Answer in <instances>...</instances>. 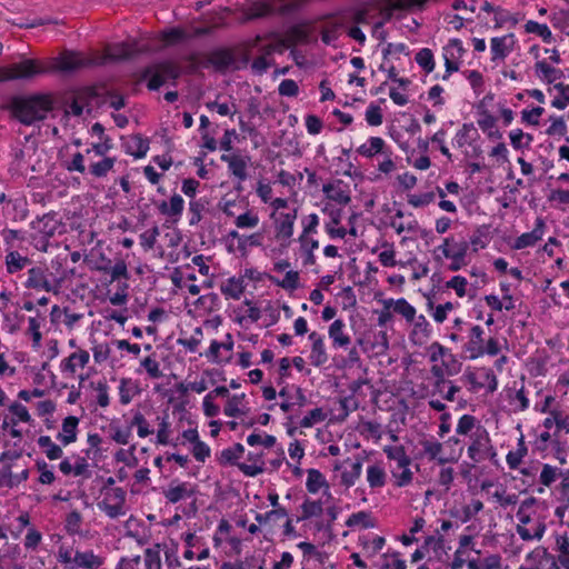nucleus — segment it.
<instances>
[{"instance_id":"nucleus-50","label":"nucleus","mask_w":569,"mask_h":569,"mask_svg":"<svg viewBox=\"0 0 569 569\" xmlns=\"http://www.w3.org/2000/svg\"><path fill=\"white\" fill-rule=\"evenodd\" d=\"M395 311L411 322L416 318V309L403 298L395 302Z\"/></svg>"},{"instance_id":"nucleus-32","label":"nucleus","mask_w":569,"mask_h":569,"mask_svg":"<svg viewBox=\"0 0 569 569\" xmlns=\"http://www.w3.org/2000/svg\"><path fill=\"white\" fill-rule=\"evenodd\" d=\"M38 446L44 450L46 456L50 460H56L62 457V449L56 445L49 436H40L38 438Z\"/></svg>"},{"instance_id":"nucleus-55","label":"nucleus","mask_w":569,"mask_h":569,"mask_svg":"<svg viewBox=\"0 0 569 569\" xmlns=\"http://www.w3.org/2000/svg\"><path fill=\"white\" fill-rule=\"evenodd\" d=\"M326 419V415L321 408H315L308 412L307 416H305L301 421L300 426L302 428H310L317 422H322Z\"/></svg>"},{"instance_id":"nucleus-23","label":"nucleus","mask_w":569,"mask_h":569,"mask_svg":"<svg viewBox=\"0 0 569 569\" xmlns=\"http://www.w3.org/2000/svg\"><path fill=\"white\" fill-rule=\"evenodd\" d=\"M90 355L87 350H79L71 353L68 358L61 361L60 368L62 372H69L73 375L77 367H86L89 362Z\"/></svg>"},{"instance_id":"nucleus-22","label":"nucleus","mask_w":569,"mask_h":569,"mask_svg":"<svg viewBox=\"0 0 569 569\" xmlns=\"http://www.w3.org/2000/svg\"><path fill=\"white\" fill-rule=\"evenodd\" d=\"M79 419L74 416H68L62 421V430L57 435V439L68 446L77 440Z\"/></svg>"},{"instance_id":"nucleus-2","label":"nucleus","mask_w":569,"mask_h":569,"mask_svg":"<svg viewBox=\"0 0 569 569\" xmlns=\"http://www.w3.org/2000/svg\"><path fill=\"white\" fill-rule=\"evenodd\" d=\"M63 228L56 212H49L31 222V244L41 252H47L49 239Z\"/></svg>"},{"instance_id":"nucleus-7","label":"nucleus","mask_w":569,"mask_h":569,"mask_svg":"<svg viewBox=\"0 0 569 569\" xmlns=\"http://www.w3.org/2000/svg\"><path fill=\"white\" fill-rule=\"evenodd\" d=\"M471 445L468 447V456L475 462H480L496 455L487 430L480 426L471 433Z\"/></svg>"},{"instance_id":"nucleus-64","label":"nucleus","mask_w":569,"mask_h":569,"mask_svg":"<svg viewBox=\"0 0 569 569\" xmlns=\"http://www.w3.org/2000/svg\"><path fill=\"white\" fill-rule=\"evenodd\" d=\"M483 509V503L480 500H472L469 505L465 506L462 508V522H468L471 520L472 517H475L477 513H479Z\"/></svg>"},{"instance_id":"nucleus-30","label":"nucleus","mask_w":569,"mask_h":569,"mask_svg":"<svg viewBox=\"0 0 569 569\" xmlns=\"http://www.w3.org/2000/svg\"><path fill=\"white\" fill-rule=\"evenodd\" d=\"M243 281L239 278H229L221 284L220 290L227 298L239 299L243 292Z\"/></svg>"},{"instance_id":"nucleus-10","label":"nucleus","mask_w":569,"mask_h":569,"mask_svg":"<svg viewBox=\"0 0 569 569\" xmlns=\"http://www.w3.org/2000/svg\"><path fill=\"white\" fill-rule=\"evenodd\" d=\"M468 249L469 243L466 240L457 241L453 237H447L442 244L433 250V256L437 261H441L442 258H467Z\"/></svg>"},{"instance_id":"nucleus-54","label":"nucleus","mask_w":569,"mask_h":569,"mask_svg":"<svg viewBox=\"0 0 569 569\" xmlns=\"http://www.w3.org/2000/svg\"><path fill=\"white\" fill-rule=\"evenodd\" d=\"M130 425H131V427L137 426L138 436L140 438H146L153 432V430L150 429L149 423L147 422L144 416L139 411L134 413Z\"/></svg>"},{"instance_id":"nucleus-58","label":"nucleus","mask_w":569,"mask_h":569,"mask_svg":"<svg viewBox=\"0 0 569 569\" xmlns=\"http://www.w3.org/2000/svg\"><path fill=\"white\" fill-rule=\"evenodd\" d=\"M477 133V130L473 126V123H465L462 128L456 133L455 141L458 144V147H463L466 143H468L471 138L470 133Z\"/></svg>"},{"instance_id":"nucleus-19","label":"nucleus","mask_w":569,"mask_h":569,"mask_svg":"<svg viewBox=\"0 0 569 569\" xmlns=\"http://www.w3.org/2000/svg\"><path fill=\"white\" fill-rule=\"evenodd\" d=\"M102 563V558L97 556L92 550H77L73 555V569H98Z\"/></svg>"},{"instance_id":"nucleus-20","label":"nucleus","mask_w":569,"mask_h":569,"mask_svg":"<svg viewBox=\"0 0 569 569\" xmlns=\"http://www.w3.org/2000/svg\"><path fill=\"white\" fill-rule=\"evenodd\" d=\"M483 329L480 326H473L470 329L469 342L466 345L465 350L469 352L471 359L483 356Z\"/></svg>"},{"instance_id":"nucleus-5","label":"nucleus","mask_w":569,"mask_h":569,"mask_svg":"<svg viewBox=\"0 0 569 569\" xmlns=\"http://www.w3.org/2000/svg\"><path fill=\"white\" fill-rule=\"evenodd\" d=\"M238 11L242 14V23L269 17L278 11L284 12V7H278L277 0H248L242 3Z\"/></svg>"},{"instance_id":"nucleus-42","label":"nucleus","mask_w":569,"mask_h":569,"mask_svg":"<svg viewBox=\"0 0 569 569\" xmlns=\"http://www.w3.org/2000/svg\"><path fill=\"white\" fill-rule=\"evenodd\" d=\"M347 527H362V528H372L375 525L372 522L371 516L367 511H359L352 513L346 521Z\"/></svg>"},{"instance_id":"nucleus-63","label":"nucleus","mask_w":569,"mask_h":569,"mask_svg":"<svg viewBox=\"0 0 569 569\" xmlns=\"http://www.w3.org/2000/svg\"><path fill=\"white\" fill-rule=\"evenodd\" d=\"M435 200L433 192H426L420 194H410L408 197V203L415 208H421L428 206Z\"/></svg>"},{"instance_id":"nucleus-25","label":"nucleus","mask_w":569,"mask_h":569,"mask_svg":"<svg viewBox=\"0 0 569 569\" xmlns=\"http://www.w3.org/2000/svg\"><path fill=\"white\" fill-rule=\"evenodd\" d=\"M31 263V260L18 251H9L6 256V268L8 273L13 274L21 271Z\"/></svg>"},{"instance_id":"nucleus-56","label":"nucleus","mask_w":569,"mask_h":569,"mask_svg":"<svg viewBox=\"0 0 569 569\" xmlns=\"http://www.w3.org/2000/svg\"><path fill=\"white\" fill-rule=\"evenodd\" d=\"M236 226L240 229L254 228L259 223V217L256 213L247 211L236 218Z\"/></svg>"},{"instance_id":"nucleus-53","label":"nucleus","mask_w":569,"mask_h":569,"mask_svg":"<svg viewBox=\"0 0 569 569\" xmlns=\"http://www.w3.org/2000/svg\"><path fill=\"white\" fill-rule=\"evenodd\" d=\"M81 522H82L81 513L77 510H73L70 513H68L66 517V523H64L66 530L70 535L79 533Z\"/></svg>"},{"instance_id":"nucleus-35","label":"nucleus","mask_w":569,"mask_h":569,"mask_svg":"<svg viewBox=\"0 0 569 569\" xmlns=\"http://www.w3.org/2000/svg\"><path fill=\"white\" fill-rule=\"evenodd\" d=\"M367 481L371 488H381L386 483L385 469L378 465L369 466L367 469Z\"/></svg>"},{"instance_id":"nucleus-34","label":"nucleus","mask_w":569,"mask_h":569,"mask_svg":"<svg viewBox=\"0 0 569 569\" xmlns=\"http://www.w3.org/2000/svg\"><path fill=\"white\" fill-rule=\"evenodd\" d=\"M306 487L310 493H317L322 487H328V483L319 470L309 469Z\"/></svg>"},{"instance_id":"nucleus-62","label":"nucleus","mask_w":569,"mask_h":569,"mask_svg":"<svg viewBox=\"0 0 569 569\" xmlns=\"http://www.w3.org/2000/svg\"><path fill=\"white\" fill-rule=\"evenodd\" d=\"M278 92L282 97H297L299 93L298 83L292 79H284L280 82Z\"/></svg>"},{"instance_id":"nucleus-45","label":"nucleus","mask_w":569,"mask_h":569,"mask_svg":"<svg viewBox=\"0 0 569 569\" xmlns=\"http://www.w3.org/2000/svg\"><path fill=\"white\" fill-rule=\"evenodd\" d=\"M22 321H23V316L18 312H13V313L3 312L2 329L6 330L8 333L13 335L20 330Z\"/></svg>"},{"instance_id":"nucleus-43","label":"nucleus","mask_w":569,"mask_h":569,"mask_svg":"<svg viewBox=\"0 0 569 569\" xmlns=\"http://www.w3.org/2000/svg\"><path fill=\"white\" fill-rule=\"evenodd\" d=\"M525 30L528 33H536L539 37L542 38L545 42H551L552 41V33L547 24L538 23L533 20L527 21L525 24Z\"/></svg>"},{"instance_id":"nucleus-21","label":"nucleus","mask_w":569,"mask_h":569,"mask_svg":"<svg viewBox=\"0 0 569 569\" xmlns=\"http://www.w3.org/2000/svg\"><path fill=\"white\" fill-rule=\"evenodd\" d=\"M221 161L228 164L230 172L240 181H244L248 177V160L237 154H222Z\"/></svg>"},{"instance_id":"nucleus-27","label":"nucleus","mask_w":569,"mask_h":569,"mask_svg":"<svg viewBox=\"0 0 569 569\" xmlns=\"http://www.w3.org/2000/svg\"><path fill=\"white\" fill-rule=\"evenodd\" d=\"M383 452L389 460H392L397 463L396 468L410 466L411 463V459L406 453V450L402 446H386L383 448Z\"/></svg>"},{"instance_id":"nucleus-49","label":"nucleus","mask_w":569,"mask_h":569,"mask_svg":"<svg viewBox=\"0 0 569 569\" xmlns=\"http://www.w3.org/2000/svg\"><path fill=\"white\" fill-rule=\"evenodd\" d=\"M392 477L396 479L397 487H406L411 483L413 473L409 466L399 467L391 470Z\"/></svg>"},{"instance_id":"nucleus-29","label":"nucleus","mask_w":569,"mask_h":569,"mask_svg":"<svg viewBox=\"0 0 569 569\" xmlns=\"http://www.w3.org/2000/svg\"><path fill=\"white\" fill-rule=\"evenodd\" d=\"M385 140L380 137H371L366 143L361 144L357 152L363 157L371 158L377 153L383 152Z\"/></svg>"},{"instance_id":"nucleus-38","label":"nucleus","mask_w":569,"mask_h":569,"mask_svg":"<svg viewBox=\"0 0 569 569\" xmlns=\"http://www.w3.org/2000/svg\"><path fill=\"white\" fill-rule=\"evenodd\" d=\"M527 446L525 443L523 436H521L518 440V447L515 451H510L507 457V463L510 469H517L521 463L523 457L527 455Z\"/></svg>"},{"instance_id":"nucleus-13","label":"nucleus","mask_w":569,"mask_h":569,"mask_svg":"<svg viewBox=\"0 0 569 569\" xmlns=\"http://www.w3.org/2000/svg\"><path fill=\"white\" fill-rule=\"evenodd\" d=\"M196 493V486L190 482L171 481L168 489L163 491L164 498L170 503H177L183 499L190 498Z\"/></svg>"},{"instance_id":"nucleus-18","label":"nucleus","mask_w":569,"mask_h":569,"mask_svg":"<svg viewBox=\"0 0 569 569\" xmlns=\"http://www.w3.org/2000/svg\"><path fill=\"white\" fill-rule=\"evenodd\" d=\"M345 328L346 325L341 319H336L329 326L328 335L333 348L346 349L350 345L351 338L345 332Z\"/></svg>"},{"instance_id":"nucleus-12","label":"nucleus","mask_w":569,"mask_h":569,"mask_svg":"<svg viewBox=\"0 0 569 569\" xmlns=\"http://www.w3.org/2000/svg\"><path fill=\"white\" fill-rule=\"evenodd\" d=\"M140 50L136 47L133 43H117L109 46L106 49V53L103 56L97 57V61H104V64L108 61H118L131 58L136 53H138Z\"/></svg>"},{"instance_id":"nucleus-57","label":"nucleus","mask_w":569,"mask_h":569,"mask_svg":"<svg viewBox=\"0 0 569 569\" xmlns=\"http://www.w3.org/2000/svg\"><path fill=\"white\" fill-rule=\"evenodd\" d=\"M160 234L159 228L154 226L153 228L142 232L140 234V244L146 249L150 250L154 247L158 236Z\"/></svg>"},{"instance_id":"nucleus-47","label":"nucleus","mask_w":569,"mask_h":569,"mask_svg":"<svg viewBox=\"0 0 569 569\" xmlns=\"http://www.w3.org/2000/svg\"><path fill=\"white\" fill-rule=\"evenodd\" d=\"M212 61L220 68H238L236 66V58L232 52L228 50H220L213 53Z\"/></svg>"},{"instance_id":"nucleus-16","label":"nucleus","mask_w":569,"mask_h":569,"mask_svg":"<svg viewBox=\"0 0 569 569\" xmlns=\"http://www.w3.org/2000/svg\"><path fill=\"white\" fill-rule=\"evenodd\" d=\"M311 341L310 360L315 367H320L328 361L323 337L316 331L309 335Z\"/></svg>"},{"instance_id":"nucleus-51","label":"nucleus","mask_w":569,"mask_h":569,"mask_svg":"<svg viewBox=\"0 0 569 569\" xmlns=\"http://www.w3.org/2000/svg\"><path fill=\"white\" fill-rule=\"evenodd\" d=\"M476 417L471 415H463L458 421L456 432L460 436H467L476 428Z\"/></svg>"},{"instance_id":"nucleus-11","label":"nucleus","mask_w":569,"mask_h":569,"mask_svg":"<svg viewBox=\"0 0 569 569\" xmlns=\"http://www.w3.org/2000/svg\"><path fill=\"white\" fill-rule=\"evenodd\" d=\"M104 61H97L96 58L90 59L86 58L77 52H67L63 53L58 59V68L62 71L71 72L78 69L89 67V66H103Z\"/></svg>"},{"instance_id":"nucleus-17","label":"nucleus","mask_w":569,"mask_h":569,"mask_svg":"<svg viewBox=\"0 0 569 569\" xmlns=\"http://www.w3.org/2000/svg\"><path fill=\"white\" fill-rule=\"evenodd\" d=\"M535 74L547 84L555 83L557 80L565 77L561 69L551 67L546 60H538L535 63Z\"/></svg>"},{"instance_id":"nucleus-3","label":"nucleus","mask_w":569,"mask_h":569,"mask_svg":"<svg viewBox=\"0 0 569 569\" xmlns=\"http://www.w3.org/2000/svg\"><path fill=\"white\" fill-rule=\"evenodd\" d=\"M181 74L179 64L172 61H162L147 67L141 73V80L148 79L149 90H158L169 80H177Z\"/></svg>"},{"instance_id":"nucleus-59","label":"nucleus","mask_w":569,"mask_h":569,"mask_svg":"<svg viewBox=\"0 0 569 569\" xmlns=\"http://www.w3.org/2000/svg\"><path fill=\"white\" fill-rule=\"evenodd\" d=\"M201 336H202V329L198 327L194 329L193 336H191L190 338L179 339L178 343L180 346L184 347L190 352H196L201 342V339H200Z\"/></svg>"},{"instance_id":"nucleus-60","label":"nucleus","mask_w":569,"mask_h":569,"mask_svg":"<svg viewBox=\"0 0 569 569\" xmlns=\"http://www.w3.org/2000/svg\"><path fill=\"white\" fill-rule=\"evenodd\" d=\"M159 420V429L157 432V442L159 445H168L169 443V417L168 415L163 416L162 418L158 417Z\"/></svg>"},{"instance_id":"nucleus-24","label":"nucleus","mask_w":569,"mask_h":569,"mask_svg":"<svg viewBox=\"0 0 569 569\" xmlns=\"http://www.w3.org/2000/svg\"><path fill=\"white\" fill-rule=\"evenodd\" d=\"M423 453L430 459V460H437L438 463L445 465L450 461V459L445 458L441 456V452L443 450V446L441 442L437 440H422L420 442Z\"/></svg>"},{"instance_id":"nucleus-1","label":"nucleus","mask_w":569,"mask_h":569,"mask_svg":"<svg viewBox=\"0 0 569 569\" xmlns=\"http://www.w3.org/2000/svg\"><path fill=\"white\" fill-rule=\"evenodd\" d=\"M12 108L14 117L23 124L30 126L47 117V113L52 109V101L48 96L36 94L16 99Z\"/></svg>"},{"instance_id":"nucleus-6","label":"nucleus","mask_w":569,"mask_h":569,"mask_svg":"<svg viewBox=\"0 0 569 569\" xmlns=\"http://www.w3.org/2000/svg\"><path fill=\"white\" fill-rule=\"evenodd\" d=\"M43 72L44 70L37 60L27 59L19 63H13L8 68H0V79L3 82L10 80H30Z\"/></svg>"},{"instance_id":"nucleus-52","label":"nucleus","mask_w":569,"mask_h":569,"mask_svg":"<svg viewBox=\"0 0 569 569\" xmlns=\"http://www.w3.org/2000/svg\"><path fill=\"white\" fill-rule=\"evenodd\" d=\"M549 120L551 123L546 130L548 136H565L567 133V124L562 117L551 116Z\"/></svg>"},{"instance_id":"nucleus-46","label":"nucleus","mask_w":569,"mask_h":569,"mask_svg":"<svg viewBox=\"0 0 569 569\" xmlns=\"http://www.w3.org/2000/svg\"><path fill=\"white\" fill-rule=\"evenodd\" d=\"M416 62L427 72L430 73L435 69L433 53L430 49L423 48L416 54Z\"/></svg>"},{"instance_id":"nucleus-8","label":"nucleus","mask_w":569,"mask_h":569,"mask_svg":"<svg viewBox=\"0 0 569 569\" xmlns=\"http://www.w3.org/2000/svg\"><path fill=\"white\" fill-rule=\"evenodd\" d=\"M519 523L516 531L523 541L540 540L546 532V523L542 520L533 521L531 517L519 508L517 511Z\"/></svg>"},{"instance_id":"nucleus-26","label":"nucleus","mask_w":569,"mask_h":569,"mask_svg":"<svg viewBox=\"0 0 569 569\" xmlns=\"http://www.w3.org/2000/svg\"><path fill=\"white\" fill-rule=\"evenodd\" d=\"M322 191L326 193L327 198L336 201L339 204H348L351 201V197L347 190H345L340 183L325 184Z\"/></svg>"},{"instance_id":"nucleus-14","label":"nucleus","mask_w":569,"mask_h":569,"mask_svg":"<svg viewBox=\"0 0 569 569\" xmlns=\"http://www.w3.org/2000/svg\"><path fill=\"white\" fill-rule=\"evenodd\" d=\"M543 232L545 222L541 218H538L533 230L519 236L512 243L511 248L515 250H521L528 247H533L539 240H541Z\"/></svg>"},{"instance_id":"nucleus-48","label":"nucleus","mask_w":569,"mask_h":569,"mask_svg":"<svg viewBox=\"0 0 569 569\" xmlns=\"http://www.w3.org/2000/svg\"><path fill=\"white\" fill-rule=\"evenodd\" d=\"M243 398H244L243 393L234 395V396L230 397L227 401L224 409H223L224 415L228 417H232V418L241 416L243 413V411L241 410L240 405H241Z\"/></svg>"},{"instance_id":"nucleus-40","label":"nucleus","mask_w":569,"mask_h":569,"mask_svg":"<svg viewBox=\"0 0 569 569\" xmlns=\"http://www.w3.org/2000/svg\"><path fill=\"white\" fill-rule=\"evenodd\" d=\"M412 336L418 337L419 343L425 342L431 333L430 325L423 315L415 318Z\"/></svg>"},{"instance_id":"nucleus-37","label":"nucleus","mask_w":569,"mask_h":569,"mask_svg":"<svg viewBox=\"0 0 569 569\" xmlns=\"http://www.w3.org/2000/svg\"><path fill=\"white\" fill-rule=\"evenodd\" d=\"M511 36L496 37L491 39V53L492 60L505 59L510 52V47L507 44Z\"/></svg>"},{"instance_id":"nucleus-31","label":"nucleus","mask_w":569,"mask_h":569,"mask_svg":"<svg viewBox=\"0 0 569 569\" xmlns=\"http://www.w3.org/2000/svg\"><path fill=\"white\" fill-rule=\"evenodd\" d=\"M244 447L241 443H236L232 447L226 448L220 452L218 458L221 465H237L238 459L243 455Z\"/></svg>"},{"instance_id":"nucleus-15","label":"nucleus","mask_w":569,"mask_h":569,"mask_svg":"<svg viewBox=\"0 0 569 569\" xmlns=\"http://www.w3.org/2000/svg\"><path fill=\"white\" fill-rule=\"evenodd\" d=\"M297 219V209L292 212L280 213L276 219V238L281 241H288L293 234V226Z\"/></svg>"},{"instance_id":"nucleus-44","label":"nucleus","mask_w":569,"mask_h":569,"mask_svg":"<svg viewBox=\"0 0 569 569\" xmlns=\"http://www.w3.org/2000/svg\"><path fill=\"white\" fill-rule=\"evenodd\" d=\"M90 387L93 388L98 392L97 403L102 408L108 407L110 403V399H109V393H108L109 387H108L106 379L98 380V381H91Z\"/></svg>"},{"instance_id":"nucleus-9","label":"nucleus","mask_w":569,"mask_h":569,"mask_svg":"<svg viewBox=\"0 0 569 569\" xmlns=\"http://www.w3.org/2000/svg\"><path fill=\"white\" fill-rule=\"evenodd\" d=\"M126 491L122 488H113L106 492L104 498L98 502V508L109 518L116 519L126 515Z\"/></svg>"},{"instance_id":"nucleus-28","label":"nucleus","mask_w":569,"mask_h":569,"mask_svg":"<svg viewBox=\"0 0 569 569\" xmlns=\"http://www.w3.org/2000/svg\"><path fill=\"white\" fill-rule=\"evenodd\" d=\"M362 471V460L357 458L355 461L350 462V469H346L341 473V483L346 487H351L356 483V481L361 476Z\"/></svg>"},{"instance_id":"nucleus-33","label":"nucleus","mask_w":569,"mask_h":569,"mask_svg":"<svg viewBox=\"0 0 569 569\" xmlns=\"http://www.w3.org/2000/svg\"><path fill=\"white\" fill-rule=\"evenodd\" d=\"M331 221L326 224V231L331 238L343 239L347 234V230L343 227L337 228L340 223L341 210L330 211Z\"/></svg>"},{"instance_id":"nucleus-4","label":"nucleus","mask_w":569,"mask_h":569,"mask_svg":"<svg viewBox=\"0 0 569 569\" xmlns=\"http://www.w3.org/2000/svg\"><path fill=\"white\" fill-rule=\"evenodd\" d=\"M63 282V277L57 278L43 267H32L28 270V279L24 287L28 289L46 290L58 293Z\"/></svg>"},{"instance_id":"nucleus-61","label":"nucleus","mask_w":569,"mask_h":569,"mask_svg":"<svg viewBox=\"0 0 569 569\" xmlns=\"http://www.w3.org/2000/svg\"><path fill=\"white\" fill-rule=\"evenodd\" d=\"M556 546L557 550L559 551L558 560L560 565L562 566V561H565L566 558L569 559V537L567 533L565 535H557L556 536Z\"/></svg>"},{"instance_id":"nucleus-39","label":"nucleus","mask_w":569,"mask_h":569,"mask_svg":"<svg viewBox=\"0 0 569 569\" xmlns=\"http://www.w3.org/2000/svg\"><path fill=\"white\" fill-rule=\"evenodd\" d=\"M553 89L558 91V96L551 101V106L558 110H563L569 104V84L557 82Z\"/></svg>"},{"instance_id":"nucleus-36","label":"nucleus","mask_w":569,"mask_h":569,"mask_svg":"<svg viewBox=\"0 0 569 569\" xmlns=\"http://www.w3.org/2000/svg\"><path fill=\"white\" fill-rule=\"evenodd\" d=\"M301 511L302 515L298 518V521L318 517L323 512L322 502L320 500L306 499L301 505Z\"/></svg>"},{"instance_id":"nucleus-41","label":"nucleus","mask_w":569,"mask_h":569,"mask_svg":"<svg viewBox=\"0 0 569 569\" xmlns=\"http://www.w3.org/2000/svg\"><path fill=\"white\" fill-rule=\"evenodd\" d=\"M116 158L106 157L102 160L90 164L89 171L96 178H102L113 168Z\"/></svg>"}]
</instances>
